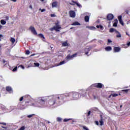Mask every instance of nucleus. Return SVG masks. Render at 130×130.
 Instances as JSON below:
<instances>
[{
    "instance_id": "f3484780",
    "label": "nucleus",
    "mask_w": 130,
    "mask_h": 130,
    "mask_svg": "<svg viewBox=\"0 0 130 130\" xmlns=\"http://www.w3.org/2000/svg\"><path fill=\"white\" fill-rule=\"evenodd\" d=\"M118 96L117 93H111L110 95L109 96V98H111V97L114 98Z\"/></svg>"
},
{
    "instance_id": "052dcab7",
    "label": "nucleus",
    "mask_w": 130,
    "mask_h": 130,
    "mask_svg": "<svg viewBox=\"0 0 130 130\" xmlns=\"http://www.w3.org/2000/svg\"><path fill=\"white\" fill-rule=\"evenodd\" d=\"M2 49V46L0 45V50Z\"/></svg>"
},
{
    "instance_id": "2f4dec72",
    "label": "nucleus",
    "mask_w": 130,
    "mask_h": 130,
    "mask_svg": "<svg viewBox=\"0 0 130 130\" xmlns=\"http://www.w3.org/2000/svg\"><path fill=\"white\" fill-rule=\"evenodd\" d=\"M98 83H94L92 85V87L98 88Z\"/></svg>"
},
{
    "instance_id": "7c9ffc66",
    "label": "nucleus",
    "mask_w": 130,
    "mask_h": 130,
    "mask_svg": "<svg viewBox=\"0 0 130 130\" xmlns=\"http://www.w3.org/2000/svg\"><path fill=\"white\" fill-rule=\"evenodd\" d=\"M10 41H11L12 44H14L15 42V39L13 38H11Z\"/></svg>"
},
{
    "instance_id": "864d4df0",
    "label": "nucleus",
    "mask_w": 130,
    "mask_h": 130,
    "mask_svg": "<svg viewBox=\"0 0 130 130\" xmlns=\"http://www.w3.org/2000/svg\"><path fill=\"white\" fill-rule=\"evenodd\" d=\"M51 17H55V15L54 14H51Z\"/></svg>"
},
{
    "instance_id": "b1692460",
    "label": "nucleus",
    "mask_w": 130,
    "mask_h": 130,
    "mask_svg": "<svg viewBox=\"0 0 130 130\" xmlns=\"http://www.w3.org/2000/svg\"><path fill=\"white\" fill-rule=\"evenodd\" d=\"M69 45L68 43L67 42H64L63 43H62V46L63 47H66Z\"/></svg>"
},
{
    "instance_id": "bf43d9fd",
    "label": "nucleus",
    "mask_w": 130,
    "mask_h": 130,
    "mask_svg": "<svg viewBox=\"0 0 130 130\" xmlns=\"http://www.w3.org/2000/svg\"><path fill=\"white\" fill-rule=\"evenodd\" d=\"M2 28V25H1V24H0V29H1Z\"/></svg>"
},
{
    "instance_id": "f257e3e1",
    "label": "nucleus",
    "mask_w": 130,
    "mask_h": 130,
    "mask_svg": "<svg viewBox=\"0 0 130 130\" xmlns=\"http://www.w3.org/2000/svg\"><path fill=\"white\" fill-rule=\"evenodd\" d=\"M51 98L49 100L48 104L49 106H53L54 105H59L66 102V96L64 94H55L50 96Z\"/></svg>"
},
{
    "instance_id": "e433bc0d",
    "label": "nucleus",
    "mask_w": 130,
    "mask_h": 130,
    "mask_svg": "<svg viewBox=\"0 0 130 130\" xmlns=\"http://www.w3.org/2000/svg\"><path fill=\"white\" fill-rule=\"evenodd\" d=\"M25 126H21V127L19 129V130H25Z\"/></svg>"
},
{
    "instance_id": "680f3d73",
    "label": "nucleus",
    "mask_w": 130,
    "mask_h": 130,
    "mask_svg": "<svg viewBox=\"0 0 130 130\" xmlns=\"http://www.w3.org/2000/svg\"><path fill=\"white\" fill-rule=\"evenodd\" d=\"M45 0H40L41 2H44Z\"/></svg>"
},
{
    "instance_id": "3c124183",
    "label": "nucleus",
    "mask_w": 130,
    "mask_h": 130,
    "mask_svg": "<svg viewBox=\"0 0 130 130\" xmlns=\"http://www.w3.org/2000/svg\"><path fill=\"white\" fill-rule=\"evenodd\" d=\"M11 1H12L13 2H14V3H15V2H17V0H10Z\"/></svg>"
},
{
    "instance_id": "4c0bfd02",
    "label": "nucleus",
    "mask_w": 130,
    "mask_h": 130,
    "mask_svg": "<svg viewBox=\"0 0 130 130\" xmlns=\"http://www.w3.org/2000/svg\"><path fill=\"white\" fill-rule=\"evenodd\" d=\"M90 30H95L96 28H95V27H94V26H91V27H90Z\"/></svg>"
},
{
    "instance_id": "0e129e2a",
    "label": "nucleus",
    "mask_w": 130,
    "mask_h": 130,
    "mask_svg": "<svg viewBox=\"0 0 130 130\" xmlns=\"http://www.w3.org/2000/svg\"><path fill=\"white\" fill-rule=\"evenodd\" d=\"M110 23H111V22H110V21H109V24H110Z\"/></svg>"
},
{
    "instance_id": "dca6fc26",
    "label": "nucleus",
    "mask_w": 130,
    "mask_h": 130,
    "mask_svg": "<svg viewBox=\"0 0 130 130\" xmlns=\"http://www.w3.org/2000/svg\"><path fill=\"white\" fill-rule=\"evenodd\" d=\"M112 48L111 46H107L105 48L106 51H111Z\"/></svg>"
},
{
    "instance_id": "473e14b6",
    "label": "nucleus",
    "mask_w": 130,
    "mask_h": 130,
    "mask_svg": "<svg viewBox=\"0 0 130 130\" xmlns=\"http://www.w3.org/2000/svg\"><path fill=\"white\" fill-rule=\"evenodd\" d=\"M40 66L39 63H34V67H39Z\"/></svg>"
},
{
    "instance_id": "ddd939ff",
    "label": "nucleus",
    "mask_w": 130,
    "mask_h": 130,
    "mask_svg": "<svg viewBox=\"0 0 130 130\" xmlns=\"http://www.w3.org/2000/svg\"><path fill=\"white\" fill-rule=\"evenodd\" d=\"M101 119L100 120L99 122H100V125L102 126L104 125V122L103 121V117H102V115H101Z\"/></svg>"
},
{
    "instance_id": "a211bd4d",
    "label": "nucleus",
    "mask_w": 130,
    "mask_h": 130,
    "mask_svg": "<svg viewBox=\"0 0 130 130\" xmlns=\"http://www.w3.org/2000/svg\"><path fill=\"white\" fill-rule=\"evenodd\" d=\"M118 20L117 19L114 20V23H113V27H116L117 26Z\"/></svg>"
},
{
    "instance_id": "bb28decb",
    "label": "nucleus",
    "mask_w": 130,
    "mask_h": 130,
    "mask_svg": "<svg viewBox=\"0 0 130 130\" xmlns=\"http://www.w3.org/2000/svg\"><path fill=\"white\" fill-rule=\"evenodd\" d=\"M34 67V62L33 61L29 63L28 65V67Z\"/></svg>"
},
{
    "instance_id": "a19ab883",
    "label": "nucleus",
    "mask_w": 130,
    "mask_h": 130,
    "mask_svg": "<svg viewBox=\"0 0 130 130\" xmlns=\"http://www.w3.org/2000/svg\"><path fill=\"white\" fill-rule=\"evenodd\" d=\"M83 128L84 130H89L88 128H87L86 126H83Z\"/></svg>"
},
{
    "instance_id": "9b49d317",
    "label": "nucleus",
    "mask_w": 130,
    "mask_h": 130,
    "mask_svg": "<svg viewBox=\"0 0 130 130\" xmlns=\"http://www.w3.org/2000/svg\"><path fill=\"white\" fill-rule=\"evenodd\" d=\"M120 48L118 47H114V52H118L120 51Z\"/></svg>"
},
{
    "instance_id": "a18cd8bd",
    "label": "nucleus",
    "mask_w": 130,
    "mask_h": 130,
    "mask_svg": "<svg viewBox=\"0 0 130 130\" xmlns=\"http://www.w3.org/2000/svg\"><path fill=\"white\" fill-rule=\"evenodd\" d=\"M90 113H91L90 111H89L88 112V113H87V117H88V116H90Z\"/></svg>"
},
{
    "instance_id": "69168bd1",
    "label": "nucleus",
    "mask_w": 130,
    "mask_h": 130,
    "mask_svg": "<svg viewBox=\"0 0 130 130\" xmlns=\"http://www.w3.org/2000/svg\"><path fill=\"white\" fill-rule=\"evenodd\" d=\"M0 41H1V38H0Z\"/></svg>"
},
{
    "instance_id": "13d9d810",
    "label": "nucleus",
    "mask_w": 130,
    "mask_h": 130,
    "mask_svg": "<svg viewBox=\"0 0 130 130\" xmlns=\"http://www.w3.org/2000/svg\"><path fill=\"white\" fill-rule=\"evenodd\" d=\"M35 55V54H33L31 55L30 56H31H31H34Z\"/></svg>"
},
{
    "instance_id": "58836bf2",
    "label": "nucleus",
    "mask_w": 130,
    "mask_h": 130,
    "mask_svg": "<svg viewBox=\"0 0 130 130\" xmlns=\"http://www.w3.org/2000/svg\"><path fill=\"white\" fill-rule=\"evenodd\" d=\"M128 89H124V90H122V92H125V93H128Z\"/></svg>"
},
{
    "instance_id": "6e6d98bb",
    "label": "nucleus",
    "mask_w": 130,
    "mask_h": 130,
    "mask_svg": "<svg viewBox=\"0 0 130 130\" xmlns=\"http://www.w3.org/2000/svg\"><path fill=\"white\" fill-rule=\"evenodd\" d=\"M1 127L3 128H4V129H6L7 128V127H5L3 126H2Z\"/></svg>"
},
{
    "instance_id": "79ce46f5",
    "label": "nucleus",
    "mask_w": 130,
    "mask_h": 130,
    "mask_svg": "<svg viewBox=\"0 0 130 130\" xmlns=\"http://www.w3.org/2000/svg\"><path fill=\"white\" fill-rule=\"evenodd\" d=\"M17 71V67H16L14 69H13V72H16Z\"/></svg>"
},
{
    "instance_id": "0eeeda50",
    "label": "nucleus",
    "mask_w": 130,
    "mask_h": 130,
    "mask_svg": "<svg viewBox=\"0 0 130 130\" xmlns=\"http://www.w3.org/2000/svg\"><path fill=\"white\" fill-rule=\"evenodd\" d=\"M77 55V53H75L73 55H70V54L68 55L67 56V59H72V58H74V57H76V56Z\"/></svg>"
},
{
    "instance_id": "f03ea898",
    "label": "nucleus",
    "mask_w": 130,
    "mask_h": 130,
    "mask_svg": "<svg viewBox=\"0 0 130 130\" xmlns=\"http://www.w3.org/2000/svg\"><path fill=\"white\" fill-rule=\"evenodd\" d=\"M64 96L66 97V99H64V101H66L67 97H69L70 100H75L78 99L79 94L78 92H70L67 93L66 95H64Z\"/></svg>"
},
{
    "instance_id": "aec40b11",
    "label": "nucleus",
    "mask_w": 130,
    "mask_h": 130,
    "mask_svg": "<svg viewBox=\"0 0 130 130\" xmlns=\"http://www.w3.org/2000/svg\"><path fill=\"white\" fill-rule=\"evenodd\" d=\"M84 21L86 22H88L89 21V17L87 15L85 16V17H84Z\"/></svg>"
},
{
    "instance_id": "49530a36",
    "label": "nucleus",
    "mask_w": 130,
    "mask_h": 130,
    "mask_svg": "<svg viewBox=\"0 0 130 130\" xmlns=\"http://www.w3.org/2000/svg\"><path fill=\"white\" fill-rule=\"evenodd\" d=\"M112 42V41L111 40L108 39V43H111Z\"/></svg>"
},
{
    "instance_id": "6e6552de",
    "label": "nucleus",
    "mask_w": 130,
    "mask_h": 130,
    "mask_svg": "<svg viewBox=\"0 0 130 130\" xmlns=\"http://www.w3.org/2000/svg\"><path fill=\"white\" fill-rule=\"evenodd\" d=\"M92 49V47L87 46L85 49V55H88L89 53V52L90 51V50Z\"/></svg>"
},
{
    "instance_id": "2eb2a0df",
    "label": "nucleus",
    "mask_w": 130,
    "mask_h": 130,
    "mask_svg": "<svg viewBox=\"0 0 130 130\" xmlns=\"http://www.w3.org/2000/svg\"><path fill=\"white\" fill-rule=\"evenodd\" d=\"M57 4H58V3L57 1H55V2H53L52 4V7L54 8V7H57Z\"/></svg>"
},
{
    "instance_id": "8fccbe9b",
    "label": "nucleus",
    "mask_w": 130,
    "mask_h": 130,
    "mask_svg": "<svg viewBox=\"0 0 130 130\" xmlns=\"http://www.w3.org/2000/svg\"><path fill=\"white\" fill-rule=\"evenodd\" d=\"M45 11V9H43L41 11V12H42V13L43 12H44Z\"/></svg>"
},
{
    "instance_id": "412c9836",
    "label": "nucleus",
    "mask_w": 130,
    "mask_h": 130,
    "mask_svg": "<svg viewBox=\"0 0 130 130\" xmlns=\"http://www.w3.org/2000/svg\"><path fill=\"white\" fill-rule=\"evenodd\" d=\"M72 25H74V26L80 25V23L78 21H75L72 24Z\"/></svg>"
},
{
    "instance_id": "9d476101",
    "label": "nucleus",
    "mask_w": 130,
    "mask_h": 130,
    "mask_svg": "<svg viewBox=\"0 0 130 130\" xmlns=\"http://www.w3.org/2000/svg\"><path fill=\"white\" fill-rule=\"evenodd\" d=\"M69 14H70V17L72 18H74L75 17H76V13L73 11H70L69 12Z\"/></svg>"
},
{
    "instance_id": "de8ad7c7",
    "label": "nucleus",
    "mask_w": 130,
    "mask_h": 130,
    "mask_svg": "<svg viewBox=\"0 0 130 130\" xmlns=\"http://www.w3.org/2000/svg\"><path fill=\"white\" fill-rule=\"evenodd\" d=\"M69 4H70L71 5H72V6L75 5V3H73V2H72V3H69Z\"/></svg>"
},
{
    "instance_id": "e2e57ef3",
    "label": "nucleus",
    "mask_w": 130,
    "mask_h": 130,
    "mask_svg": "<svg viewBox=\"0 0 130 130\" xmlns=\"http://www.w3.org/2000/svg\"><path fill=\"white\" fill-rule=\"evenodd\" d=\"M122 105H121V106H120V108H122Z\"/></svg>"
},
{
    "instance_id": "c9c22d12",
    "label": "nucleus",
    "mask_w": 130,
    "mask_h": 130,
    "mask_svg": "<svg viewBox=\"0 0 130 130\" xmlns=\"http://www.w3.org/2000/svg\"><path fill=\"white\" fill-rule=\"evenodd\" d=\"M62 119L61 118L58 117L57 118V121L58 122H61Z\"/></svg>"
},
{
    "instance_id": "5701e85b",
    "label": "nucleus",
    "mask_w": 130,
    "mask_h": 130,
    "mask_svg": "<svg viewBox=\"0 0 130 130\" xmlns=\"http://www.w3.org/2000/svg\"><path fill=\"white\" fill-rule=\"evenodd\" d=\"M72 3H73V4H76V5H77V6L79 7H82V6L80 4L76 2V1H72Z\"/></svg>"
},
{
    "instance_id": "4468645a",
    "label": "nucleus",
    "mask_w": 130,
    "mask_h": 130,
    "mask_svg": "<svg viewBox=\"0 0 130 130\" xmlns=\"http://www.w3.org/2000/svg\"><path fill=\"white\" fill-rule=\"evenodd\" d=\"M109 32L112 33L113 32H115V33H118V31L115 28H111L110 29Z\"/></svg>"
},
{
    "instance_id": "37998d69",
    "label": "nucleus",
    "mask_w": 130,
    "mask_h": 130,
    "mask_svg": "<svg viewBox=\"0 0 130 130\" xmlns=\"http://www.w3.org/2000/svg\"><path fill=\"white\" fill-rule=\"evenodd\" d=\"M0 124H3V125H7L6 123L2 122H0Z\"/></svg>"
},
{
    "instance_id": "ea45409f",
    "label": "nucleus",
    "mask_w": 130,
    "mask_h": 130,
    "mask_svg": "<svg viewBox=\"0 0 130 130\" xmlns=\"http://www.w3.org/2000/svg\"><path fill=\"white\" fill-rule=\"evenodd\" d=\"M34 115V114H30V115H27V117L28 118H30L31 117H32V116Z\"/></svg>"
},
{
    "instance_id": "c85d7f7f",
    "label": "nucleus",
    "mask_w": 130,
    "mask_h": 130,
    "mask_svg": "<svg viewBox=\"0 0 130 130\" xmlns=\"http://www.w3.org/2000/svg\"><path fill=\"white\" fill-rule=\"evenodd\" d=\"M38 36L40 37V38H43L44 39H45L44 36L42 34H40L38 35Z\"/></svg>"
},
{
    "instance_id": "cd10ccee",
    "label": "nucleus",
    "mask_w": 130,
    "mask_h": 130,
    "mask_svg": "<svg viewBox=\"0 0 130 130\" xmlns=\"http://www.w3.org/2000/svg\"><path fill=\"white\" fill-rule=\"evenodd\" d=\"M70 120H72V119H71V118H69V119L64 118V119H63V122H66L69 121Z\"/></svg>"
},
{
    "instance_id": "39448f33",
    "label": "nucleus",
    "mask_w": 130,
    "mask_h": 130,
    "mask_svg": "<svg viewBox=\"0 0 130 130\" xmlns=\"http://www.w3.org/2000/svg\"><path fill=\"white\" fill-rule=\"evenodd\" d=\"M29 30L31 31V32L34 35H37L38 33L36 31V29H35V27L32 26H30V27H29Z\"/></svg>"
},
{
    "instance_id": "72a5a7b5",
    "label": "nucleus",
    "mask_w": 130,
    "mask_h": 130,
    "mask_svg": "<svg viewBox=\"0 0 130 130\" xmlns=\"http://www.w3.org/2000/svg\"><path fill=\"white\" fill-rule=\"evenodd\" d=\"M65 63V61H62L60 62V63H59V64L58 66H62V64H64Z\"/></svg>"
},
{
    "instance_id": "423d86ee",
    "label": "nucleus",
    "mask_w": 130,
    "mask_h": 130,
    "mask_svg": "<svg viewBox=\"0 0 130 130\" xmlns=\"http://www.w3.org/2000/svg\"><path fill=\"white\" fill-rule=\"evenodd\" d=\"M114 19V16L112 14H109L107 16V19L108 21H112Z\"/></svg>"
},
{
    "instance_id": "c03bdc74",
    "label": "nucleus",
    "mask_w": 130,
    "mask_h": 130,
    "mask_svg": "<svg viewBox=\"0 0 130 130\" xmlns=\"http://www.w3.org/2000/svg\"><path fill=\"white\" fill-rule=\"evenodd\" d=\"M29 8L31 10H33L32 6L29 5Z\"/></svg>"
},
{
    "instance_id": "c756f323",
    "label": "nucleus",
    "mask_w": 130,
    "mask_h": 130,
    "mask_svg": "<svg viewBox=\"0 0 130 130\" xmlns=\"http://www.w3.org/2000/svg\"><path fill=\"white\" fill-rule=\"evenodd\" d=\"M1 23L2 24H3V25H5V24H6V21H5V20H2L1 21Z\"/></svg>"
},
{
    "instance_id": "393cba45",
    "label": "nucleus",
    "mask_w": 130,
    "mask_h": 130,
    "mask_svg": "<svg viewBox=\"0 0 130 130\" xmlns=\"http://www.w3.org/2000/svg\"><path fill=\"white\" fill-rule=\"evenodd\" d=\"M96 27L98 28H101V30H104V27L102 25H96Z\"/></svg>"
},
{
    "instance_id": "1a4fd4ad",
    "label": "nucleus",
    "mask_w": 130,
    "mask_h": 130,
    "mask_svg": "<svg viewBox=\"0 0 130 130\" xmlns=\"http://www.w3.org/2000/svg\"><path fill=\"white\" fill-rule=\"evenodd\" d=\"M118 19L119 22V23L121 24L122 26H124V22L123 21H122L121 15H119L118 16Z\"/></svg>"
},
{
    "instance_id": "774afa93",
    "label": "nucleus",
    "mask_w": 130,
    "mask_h": 130,
    "mask_svg": "<svg viewBox=\"0 0 130 130\" xmlns=\"http://www.w3.org/2000/svg\"><path fill=\"white\" fill-rule=\"evenodd\" d=\"M110 25H109V27H110Z\"/></svg>"
},
{
    "instance_id": "5fc2aeb1",
    "label": "nucleus",
    "mask_w": 130,
    "mask_h": 130,
    "mask_svg": "<svg viewBox=\"0 0 130 130\" xmlns=\"http://www.w3.org/2000/svg\"><path fill=\"white\" fill-rule=\"evenodd\" d=\"M126 35H127V36H128L129 37H130L129 35L128 34L127 32H126Z\"/></svg>"
},
{
    "instance_id": "7ed1b4c3",
    "label": "nucleus",
    "mask_w": 130,
    "mask_h": 130,
    "mask_svg": "<svg viewBox=\"0 0 130 130\" xmlns=\"http://www.w3.org/2000/svg\"><path fill=\"white\" fill-rule=\"evenodd\" d=\"M26 97V96L21 97L19 99V101L22 102L23 100V99L24 100V101H26V99H25ZM35 106V104L31 103V101L28 100V101H25V106Z\"/></svg>"
},
{
    "instance_id": "a878e982",
    "label": "nucleus",
    "mask_w": 130,
    "mask_h": 130,
    "mask_svg": "<svg viewBox=\"0 0 130 130\" xmlns=\"http://www.w3.org/2000/svg\"><path fill=\"white\" fill-rule=\"evenodd\" d=\"M118 35L116 36V37L117 38H121V35L120 34V32L118 31V32H116Z\"/></svg>"
},
{
    "instance_id": "f8f14e48",
    "label": "nucleus",
    "mask_w": 130,
    "mask_h": 130,
    "mask_svg": "<svg viewBox=\"0 0 130 130\" xmlns=\"http://www.w3.org/2000/svg\"><path fill=\"white\" fill-rule=\"evenodd\" d=\"M46 101V99L45 98H41L39 100V102L40 103H45Z\"/></svg>"
},
{
    "instance_id": "f704fd0d",
    "label": "nucleus",
    "mask_w": 130,
    "mask_h": 130,
    "mask_svg": "<svg viewBox=\"0 0 130 130\" xmlns=\"http://www.w3.org/2000/svg\"><path fill=\"white\" fill-rule=\"evenodd\" d=\"M30 54V51L28 50H27L25 51V55H29Z\"/></svg>"
},
{
    "instance_id": "603ef678",
    "label": "nucleus",
    "mask_w": 130,
    "mask_h": 130,
    "mask_svg": "<svg viewBox=\"0 0 130 130\" xmlns=\"http://www.w3.org/2000/svg\"><path fill=\"white\" fill-rule=\"evenodd\" d=\"M3 62L4 63H5L6 62V61L5 59H3Z\"/></svg>"
},
{
    "instance_id": "4d7b16f0",
    "label": "nucleus",
    "mask_w": 130,
    "mask_h": 130,
    "mask_svg": "<svg viewBox=\"0 0 130 130\" xmlns=\"http://www.w3.org/2000/svg\"><path fill=\"white\" fill-rule=\"evenodd\" d=\"M3 37V36L2 35H0V38L1 39Z\"/></svg>"
},
{
    "instance_id": "20e7f679",
    "label": "nucleus",
    "mask_w": 130,
    "mask_h": 130,
    "mask_svg": "<svg viewBox=\"0 0 130 130\" xmlns=\"http://www.w3.org/2000/svg\"><path fill=\"white\" fill-rule=\"evenodd\" d=\"M61 28V25H59V22L57 21L55 23V26L51 27L50 30V31H53L54 30L56 31H59V30Z\"/></svg>"
},
{
    "instance_id": "338daca9",
    "label": "nucleus",
    "mask_w": 130,
    "mask_h": 130,
    "mask_svg": "<svg viewBox=\"0 0 130 130\" xmlns=\"http://www.w3.org/2000/svg\"><path fill=\"white\" fill-rule=\"evenodd\" d=\"M73 28H71V29H73Z\"/></svg>"
},
{
    "instance_id": "09e8293b",
    "label": "nucleus",
    "mask_w": 130,
    "mask_h": 130,
    "mask_svg": "<svg viewBox=\"0 0 130 130\" xmlns=\"http://www.w3.org/2000/svg\"><path fill=\"white\" fill-rule=\"evenodd\" d=\"M95 123L96 125H99V122H98V121H95Z\"/></svg>"
},
{
    "instance_id": "6ab92c4d",
    "label": "nucleus",
    "mask_w": 130,
    "mask_h": 130,
    "mask_svg": "<svg viewBox=\"0 0 130 130\" xmlns=\"http://www.w3.org/2000/svg\"><path fill=\"white\" fill-rule=\"evenodd\" d=\"M6 90L9 92H13V89H12V88L9 86L6 87Z\"/></svg>"
},
{
    "instance_id": "4be33fe9",
    "label": "nucleus",
    "mask_w": 130,
    "mask_h": 130,
    "mask_svg": "<svg viewBox=\"0 0 130 130\" xmlns=\"http://www.w3.org/2000/svg\"><path fill=\"white\" fill-rule=\"evenodd\" d=\"M104 85L102 83H98V88L101 89L103 87Z\"/></svg>"
}]
</instances>
